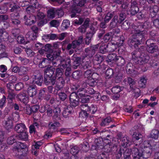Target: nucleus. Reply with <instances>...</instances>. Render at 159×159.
<instances>
[{
    "label": "nucleus",
    "mask_w": 159,
    "mask_h": 159,
    "mask_svg": "<svg viewBox=\"0 0 159 159\" xmlns=\"http://www.w3.org/2000/svg\"><path fill=\"white\" fill-rule=\"evenodd\" d=\"M124 150L123 148H119L117 151L116 152V156L117 159H120L121 157L122 153H123Z\"/></svg>",
    "instance_id": "53"
},
{
    "label": "nucleus",
    "mask_w": 159,
    "mask_h": 159,
    "mask_svg": "<svg viewBox=\"0 0 159 159\" xmlns=\"http://www.w3.org/2000/svg\"><path fill=\"white\" fill-rule=\"evenodd\" d=\"M70 25V21L68 20H63L61 25L62 30L67 29Z\"/></svg>",
    "instance_id": "43"
},
{
    "label": "nucleus",
    "mask_w": 159,
    "mask_h": 159,
    "mask_svg": "<svg viewBox=\"0 0 159 159\" xmlns=\"http://www.w3.org/2000/svg\"><path fill=\"white\" fill-rule=\"evenodd\" d=\"M94 142L98 147L100 149L103 148V140L102 138L99 137L95 140Z\"/></svg>",
    "instance_id": "27"
},
{
    "label": "nucleus",
    "mask_w": 159,
    "mask_h": 159,
    "mask_svg": "<svg viewBox=\"0 0 159 159\" xmlns=\"http://www.w3.org/2000/svg\"><path fill=\"white\" fill-rule=\"evenodd\" d=\"M60 124L58 122H55L53 124L50 123L48 125V127L49 129L52 130V131L53 132L57 129V128L59 126Z\"/></svg>",
    "instance_id": "35"
},
{
    "label": "nucleus",
    "mask_w": 159,
    "mask_h": 159,
    "mask_svg": "<svg viewBox=\"0 0 159 159\" xmlns=\"http://www.w3.org/2000/svg\"><path fill=\"white\" fill-rule=\"evenodd\" d=\"M0 34L4 41H6L8 40L9 34L4 30L1 29L0 30Z\"/></svg>",
    "instance_id": "28"
},
{
    "label": "nucleus",
    "mask_w": 159,
    "mask_h": 159,
    "mask_svg": "<svg viewBox=\"0 0 159 159\" xmlns=\"http://www.w3.org/2000/svg\"><path fill=\"white\" fill-rule=\"evenodd\" d=\"M54 81V83H50V84L55 85L54 87L53 93L57 94L58 91L62 89L65 84V81L64 78L61 76L58 77L57 79L56 78Z\"/></svg>",
    "instance_id": "4"
},
{
    "label": "nucleus",
    "mask_w": 159,
    "mask_h": 159,
    "mask_svg": "<svg viewBox=\"0 0 159 159\" xmlns=\"http://www.w3.org/2000/svg\"><path fill=\"white\" fill-rule=\"evenodd\" d=\"M61 112L60 108L59 107H57L53 110V113L54 115L53 116V118L54 119L59 117Z\"/></svg>",
    "instance_id": "44"
},
{
    "label": "nucleus",
    "mask_w": 159,
    "mask_h": 159,
    "mask_svg": "<svg viewBox=\"0 0 159 159\" xmlns=\"http://www.w3.org/2000/svg\"><path fill=\"white\" fill-rule=\"evenodd\" d=\"M81 99L80 102L82 103H87L89 101V98L88 95L80 97Z\"/></svg>",
    "instance_id": "60"
},
{
    "label": "nucleus",
    "mask_w": 159,
    "mask_h": 159,
    "mask_svg": "<svg viewBox=\"0 0 159 159\" xmlns=\"http://www.w3.org/2000/svg\"><path fill=\"white\" fill-rule=\"evenodd\" d=\"M136 43L140 45L142 43L144 42L146 40L145 36L143 33H134L131 36Z\"/></svg>",
    "instance_id": "7"
},
{
    "label": "nucleus",
    "mask_w": 159,
    "mask_h": 159,
    "mask_svg": "<svg viewBox=\"0 0 159 159\" xmlns=\"http://www.w3.org/2000/svg\"><path fill=\"white\" fill-rule=\"evenodd\" d=\"M19 100L25 104H26L28 102V97L25 93H21L18 95Z\"/></svg>",
    "instance_id": "22"
},
{
    "label": "nucleus",
    "mask_w": 159,
    "mask_h": 159,
    "mask_svg": "<svg viewBox=\"0 0 159 159\" xmlns=\"http://www.w3.org/2000/svg\"><path fill=\"white\" fill-rule=\"evenodd\" d=\"M133 149L131 150V149H124L123 152V157L124 159H131V154L132 152L133 155Z\"/></svg>",
    "instance_id": "24"
},
{
    "label": "nucleus",
    "mask_w": 159,
    "mask_h": 159,
    "mask_svg": "<svg viewBox=\"0 0 159 159\" xmlns=\"http://www.w3.org/2000/svg\"><path fill=\"white\" fill-rule=\"evenodd\" d=\"M117 56L116 54H109L106 58V61L108 64L110 62L115 63Z\"/></svg>",
    "instance_id": "21"
},
{
    "label": "nucleus",
    "mask_w": 159,
    "mask_h": 159,
    "mask_svg": "<svg viewBox=\"0 0 159 159\" xmlns=\"http://www.w3.org/2000/svg\"><path fill=\"white\" fill-rule=\"evenodd\" d=\"M121 145L124 147L129 146L131 144V142L127 137H123L121 140Z\"/></svg>",
    "instance_id": "31"
},
{
    "label": "nucleus",
    "mask_w": 159,
    "mask_h": 159,
    "mask_svg": "<svg viewBox=\"0 0 159 159\" xmlns=\"http://www.w3.org/2000/svg\"><path fill=\"white\" fill-rule=\"evenodd\" d=\"M33 76V82L39 86H41L44 80L43 75L38 73L34 74Z\"/></svg>",
    "instance_id": "9"
},
{
    "label": "nucleus",
    "mask_w": 159,
    "mask_h": 159,
    "mask_svg": "<svg viewBox=\"0 0 159 159\" xmlns=\"http://www.w3.org/2000/svg\"><path fill=\"white\" fill-rule=\"evenodd\" d=\"M80 97L76 94V92H72L69 97V100L71 105L74 107L78 106Z\"/></svg>",
    "instance_id": "6"
},
{
    "label": "nucleus",
    "mask_w": 159,
    "mask_h": 159,
    "mask_svg": "<svg viewBox=\"0 0 159 159\" xmlns=\"http://www.w3.org/2000/svg\"><path fill=\"white\" fill-rule=\"evenodd\" d=\"M18 137L17 134H13L11 136V145H12L11 153L14 156L19 157L24 154L23 150L21 151V149H19L16 144V141Z\"/></svg>",
    "instance_id": "3"
},
{
    "label": "nucleus",
    "mask_w": 159,
    "mask_h": 159,
    "mask_svg": "<svg viewBox=\"0 0 159 159\" xmlns=\"http://www.w3.org/2000/svg\"><path fill=\"white\" fill-rule=\"evenodd\" d=\"M92 63L90 61H87L83 65V68L84 70L92 69Z\"/></svg>",
    "instance_id": "50"
},
{
    "label": "nucleus",
    "mask_w": 159,
    "mask_h": 159,
    "mask_svg": "<svg viewBox=\"0 0 159 159\" xmlns=\"http://www.w3.org/2000/svg\"><path fill=\"white\" fill-rule=\"evenodd\" d=\"M97 159H110L108 154L107 153L102 152L98 155Z\"/></svg>",
    "instance_id": "61"
},
{
    "label": "nucleus",
    "mask_w": 159,
    "mask_h": 159,
    "mask_svg": "<svg viewBox=\"0 0 159 159\" xmlns=\"http://www.w3.org/2000/svg\"><path fill=\"white\" fill-rule=\"evenodd\" d=\"M71 60L73 62L80 63L82 59L81 57H77L76 55L74 54L72 57Z\"/></svg>",
    "instance_id": "56"
},
{
    "label": "nucleus",
    "mask_w": 159,
    "mask_h": 159,
    "mask_svg": "<svg viewBox=\"0 0 159 159\" xmlns=\"http://www.w3.org/2000/svg\"><path fill=\"white\" fill-rule=\"evenodd\" d=\"M37 89L35 86H31L28 88L27 93L30 97H33L36 95L37 93Z\"/></svg>",
    "instance_id": "18"
},
{
    "label": "nucleus",
    "mask_w": 159,
    "mask_h": 159,
    "mask_svg": "<svg viewBox=\"0 0 159 159\" xmlns=\"http://www.w3.org/2000/svg\"><path fill=\"white\" fill-rule=\"evenodd\" d=\"M53 51L52 47L51 45L47 44H46L44 46H43V48L39 50L38 52L40 54H43L44 52H46V54H47L52 52Z\"/></svg>",
    "instance_id": "12"
},
{
    "label": "nucleus",
    "mask_w": 159,
    "mask_h": 159,
    "mask_svg": "<svg viewBox=\"0 0 159 159\" xmlns=\"http://www.w3.org/2000/svg\"><path fill=\"white\" fill-rule=\"evenodd\" d=\"M24 87L23 84L22 83L19 82L15 84V86L12 84H11V90H13L15 89L16 91H19L22 89Z\"/></svg>",
    "instance_id": "29"
},
{
    "label": "nucleus",
    "mask_w": 159,
    "mask_h": 159,
    "mask_svg": "<svg viewBox=\"0 0 159 159\" xmlns=\"http://www.w3.org/2000/svg\"><path fill=\"white\" fill-rule=\"evenodd\" d=\"M108 46L107 44H104L101 46L99 48L100 52L102 54H104L107 52L109 51L107 49L108 48Z\"/></svg>",
    "instance_id": "49"
},
{
    "label": "nucleus",
    "mask_w": 159,
    "mask_h": 159,
    "mask_svg": "<svg viewBox=\"0 0 159 159\" xmlns=\"http://www.w3.org/2000/svg\"><path fill=\"white\" fill-rule=\"evenodd\" d=\"M152 39H148L146 42L147 45L146 50L150 53H156V54L159 51L158 46L156 43L152 42Z\"/></svg>",
    "instance_id": "5"
},
{
    "label": "nucleus",
    "mask_w": 159,
    "mask_h": 159,
    "mask_svg": "<svg viewBox=\"0 0 159 159\" xmlns=\"http://www.w3.org/2000/svg\"><path fill=\"white\" fill-rule=\"evenodd\" d=\"M47 59L46 58H43L42 60L39 63V67L41 68L46 67L47 65Z\"/></svg>",
    "instance_id": "51"
},
{
    "label": "nucleus",
    "mask_w": 159,
    "mask_h": 159,
    "mask_svg": "<svg viewBox=\"0 0 159 159\" xmlns=\"http://www.w3.org/2000/svg\"><path fill=\"white\" fill-rule=\"evenodd\" d=\"M24 18L25 20V24L27 25H30L36 21V16L33 15L25 16Z\"/></svg>",
    "instance_id": "10"
},
{
    "label": "nucleus",
    "mask_w": 159,
    "mask_h": 159,
    "mask_svg": "<svg viewBox=\"0 0 159 159\" xmlns=\"http://www.w3.org/2000/svg\"><path fill=\"white\" fill-rule=\"evenodd\" d=\"M145 142L148 143V146H144L143 148H133V159H146L151 156L152 152V146L148 141Z\"/></svg>",
    "instance_id": "1"
},
{
    "label": "nucleus",
    "mask_w": 159,
    "mask_h": 159,
    "mask_svg": "<svg viewBox=\"0 0 159 159\" xmlns=\"http://www.w3.org/2000/svg\"><path fill=\"white\" fill-rule=\"evenodd\" d=\"M17 42L20 44H26L28 42H29L30 41L26 42L24 38L21 36H17Z\"/></svg>",
    "instance_id": "58"
},
{
    "label": "nucleus",
    "mask_w": 159,
    "mask_h": 159,
    "mask_svg": "<svg viewBox=\"0 0 159 159\" xmlns=\"http://www.w3.org/2000/svg\"><path fill=\"white\" fill-rule=\"evenodd\" d=\"M148 8L150 13V15L152 17L156 16L159 10V7L157 5H155L151 7H149Z\"/></svg>",
    "instance_id": "14"
},
{
    "label": "nucleus",
    "mask_w": 159,
    "mask_h": 159,
    "mask_svg": "<svg viewBox=\"0 0 159 159\" xmlns=\"http://www.w3.org/2000/svg\"><path fill=\"white\" fill-rule=\"evenodd\" d=\"M47 60L50 61L56 59L57 57L60 55V53L57 51H55L51 53H48L46 54Z\"/></svg>",
    "instance_id": "13"
},
{
    "label": "nucleus",
    "mask_w": 159,
    "mask_h": 159,
    "mask_svg": "<svg viewBox=\"0 0 159 159\" xmlns=\"http://www.w3.org/2000/svg\"><path fill=\"white\" fill-rule=\"evenodd\" d=\"M159 130L158 129H152L148 137V138H152L153 139H157L159 137Z\"/></svg>",
    "instance_id": "20"
},
{
    "label": "nucleus",
    "mask_w": 159,
    "mask_h": 159,
    "mask_svg": "<svg viewBox=\"0 0 159 159\" xmlns=\"http://www.w3.org/2000/svg\"><path fill=\"white\" fill-rule=\"evenodd\" d=\"M147 81L144 77L141 78L140 80L138 82V84L139 87L142 88H145V84Z\"/></svg>",
    "instance_id": "55"
},
{
    "label": "nucleus",
    "mask_w": 159,
    "mask_h": 159,
    "mask_svg": "<svg viewBox=\"0 0 159 159\" xmlns=\"http://www.w3.org/2000/svg\"><path fill=\"white\" fill-rule=\"evenodd\" d=\"M76 94L80 97H81L87 95L86 94V89H84L83 88H79L76 92Z\"/></svg>",
    "instance_id": "33"
},
{
    "label": "nucleus",
    "mask_w": 159,
    "mask_h": 159,
    "mask_svg": "<svg viewBox=\"0 0 159 159\" xmlns=\"http://www.w3.org/2000/svg\"><path fill=\"white\" fill-rule=\"evenodd\" d=\"M128 14L127 11L125 10H122L119 14V24H121L126 17L127 14Z\"/></svg>",
    "instance_id": "25"
},
{
    "label": "nucleus",
    "mask_w": 159,
    "mask_h": 159,
    "mask_svg": "<svg viewBox=\"0 0 159 159\" xmlns=\"http://www.w3.org/2000/svg\"><path fill=\"white\" fill-rule=\"evenodd\" d=\"M70 59L69 57H67L65 59L62 58L60 60V67L63 68H66L68 67H71Z\"/></svg>",
    "instance_id": "11"
},
{
    "label": "nucleus",
    "mask_w": 159,
    "mask_h": 159,
    "mask_svg": "<svg viewBox=\"0 0 159 159\" xmlns=\"http://www.w3.org/2000/svg\"><path fill=\"white\" fill-rule=\"evenodd\" d=\"M126 70L128 74H131L134 71V67L131 63L127 64L126 68Z\"/></svg>",
    "instance_id": "30"
},
{
    "label": "nucleus",
    "mask_w": 159,
    "mask_h": 159,
    "mask_svg": "<svg viewBox=\"0 0 159 159\" xmlns=\"http://www.w3.org/2000/svg\"><path fill=\"white\" fill-rule=\"evenodd\" d=\"M79 151V148L76 146H75L71 148L70 152L72 154H77Z\"/></svg>",
    "instance_id": "62"
},
{
    "label": "nucleus",
    "mask_w": 159,
    "mask_h": 159,
    "mask_svg": "<svg viewBox=\"0 0 159 159\" xmlns=\"http://www.w3.org/2000/svg\"><path fill=\"white\" fill-rule=\"evenodd\" d=\"M83 38L82 36H80L79 37L77 40H74L72 41V43L73 49L76 48L78 46H80L82 43Z\"/></svg>",
    "instance_id": "19"
},
{
    "label": "nucleus",
    "mask_w": 159,
    "mask_h": 159,
    "mask_svg": "<svg viewBox=\"0 0 159 159\" xmlns=\"http://www.w3.org/2000/svg\"><path fill=\"white\" fill-rule=\"evenodd\" d=\"M121 24V26L122 29L125 30H127L129 29L130 23L128 21L125 20Z\"/></svg>",
    "instance_id": "48"
},
{
    "label": "nucleus",
    "mask_w": 159,
    "mask_h": 159,
    "mask_svg": "<svg viewBox=\"0 0 159 159\" xmlns=\"http://www.w3.org/2000/svg\"><path fill=\"white\" fill-rule=\"evenodd\" d=\"M150 59V57L147 53H142L135 63L136 64L142 65L147 63Z\"/></svg>",
    "instance_id": "8"
},
{
    "label": "nucleus",
    "mask_w": 159,
    "mask_h": 159,
    "mask_svg": "<svg viewBox=\"0 0 159 159\" xmlns=\"http://www.w3.org/2000/svg\"><path fill=\"white\" fill-rule=\"evenodd\" d=\"M138 11H139V9L138 7H131L130 10V14L132 16H134L137 13Z\"/></svg>",
    "instance_id": "54"
},
{
    "label": "nucleus",
    "mask_w": 159,
    "mask_h": 159,
    "mask_svg": "<svg viewBox=\"0 0 159 159\" xmlns=\"http://www.w3.org/2000/svg\"><path fill=\"white\" fill-rule=\"evenodd\" d=\"M72 112V111L71 110H70L68 108L64 109L62 113V115L63 117L65 118H67L69 115Z\"/></svg>",
    "instance_id": "63"
},
{
    "label": "nucleus",
    "mask_w": 159,
    "mask_h": 159,
    "mask_svg": "<svg viewBox=\"0 0 159 159\" xmlns=\"http://www.w3.org/2000/svg\"><path fill=\"white\" fill-rule=\"evenodd\" d=\"M55 9L52 8L49 10L47 11L48 16L49 18H53L56 15Z\"/></svg>",
    "instance_id": "38"
},
{
    "label": "nucleus",
    "mask_w": 159,
    "mask_h": 159,
    "mask_svg": "<svg viewBox=\"0 0 159 159\" xmlns=\"http://www.w3.org/2000/svg\"><path fill=\"white\" fill-rule=\"evenodd\" d=\"M111 121V119L110 117L109 116L103 119L101 121L100 125L101 126H104L107 125Z\"/></svg>",
    "instance_id": "40"
},
{
    "label": "nucleus",
    "mask_w": 159,
    "mask_h": 159,
    "mask_svg": "<svg viewBox=\"0 0 159 159\" xmlns=\"http://www.w3.org/2000/svg\"><path fill=\"white\" fill-rule=\"evenodd\" d=\"M86 82L88 85L92 87L95 86L97 84V81L91 78L87 79L86 80Z\"/></svg>",
    "instance_id": "47"
},
{
    "label": "nucleus",
    "mask_w": 159,
    "mask_h": 159,
    "mask_svg": "<svg viewBox=\"0 0 159 159\" xmlns=\"http://www.w3.org/2000/svg\"><path fill=\"white\" fill-rule=\"evenodd\" d=\"M55 68L52 66H48L44 69V74L46 75L44 77L43 82L46 85L50 84V83H54L56 76L53 75L55 71Z\"/></svg>",
    "instance_id": "2"
},
{
    "label": "nucleus",
    "mask_w": 159,
    "mask_h": 159,
    "mask_svg": "<svg viewBox=\"0 0 159 159\" xmlns=\"http://www.w3.org/2000/svg\"><path fill=\"white\" fill-rule=\"evenodd\" d=\"M81 76L80 71L78 70L75 71L72 74V78L75 80H79Z\"/></svg>",
    "instance_id": "45"
},
{
    "label": "nucleus",
    "mask_w": 159,
    "mask_h": 159,
    "mask_svg": "<svg viewBox=\"0 0 159 159\" xmlns=\"http://www.w3.org/2000/svg\"><path fill=\"white\" fill-rule=\"evenodd\" d=\"M5 46L1 44L0 45V57H6L7 55L5 53Z\"/></svg>",
    "instance_id": "46"
},
{
    "label": "nucleus",
    "mask_w": 159,
    "mask_h": 159,
    "mask_svg": "<svg viewBox=\"0 0 159 159\" xmlns=\"http://www.w3.org/2000/svg\"><path fill=\"white\" fill-rule=\"evenodd\" d=\"M115 63L117 66L121 67L125 64V59L121 56H117Z\"/></svg>",
    "instance_id": "16"
},
{
    "label": "nucleus",
    "mask_w": 159,
    "mask_h": 159,
    "mask_svg": "<svg viewBox=\"0 0 159 159\" xmlns=\"http://www.w3.org/2000/svg\"><path fill=\"white\" fill-rule=\"evenodd\" d=\"M123 88H121L120 86H117L113 87L111 89V91L114 94H117L119 93L123 89Z\"/></svg>",
    "instance_id": "57"
},
{
    "label": "nucleus",
    "mask_w": 159,
    "mask_h": 159,
    "mask_svg": "<svg viewBox=\"0 0 159 159\" xmlns=\"http://www.w3.org/2000/svg\"><path fill=\"white\" fill-rule=\"evenodd\" d=\"M115 16H117L116 15V12L115 11H111L107 13L104 19L105 20L106 22H109L112 18H113Z\"/></svg>",
    "instance_id": "23"
},
{
    "label": "nucleus",
    "mask_w": 159,
    "mask_h": 159,
    "mask_svg": "<svg viewBox=\"0 0 159 159\" xmlns=\"http://www.w3.org/2000/svg\"><path fill=\"white\" fill-rule=\"evenodd\" d=\"M55 75L56 78L58 76H61L63 74L64 70L61 67H59L55 69Z\"/></svg>",
    "instance_id": "39"
},
{
    "label": "nucleus",
    "mask_w": 159,
    "mask_h": 159,
    "mask_svg": "<svg viewBox=\"0 0 159 159\" xmlns=\"http://www.w3.org/2000/svg\"><path fill=\"white\" fill-rule=\"evenodd\" d=\"M26 37L27 38H28L29 40L33 41L37 38V35L31 32H29L26 34Z\"/></svg>",
    "instance_id": "32"
},
{
    "label": "nucleus",
    "mask_w": 159,
    "mask_h": 159,
    "mask_svg": "<svg viewBox=\"0 0 159 159\" xmlns=\"http://www.w3.org/2000/svg\"><path fill=\"white\" fill-rule=\"evenodd\" d=\"M26 129L25 124L23 123L17 124L14 127V129L18 133H20Z\"/></svg>",
    "instance_id": "15"
},
{
    "label": "nucleus",
    "mask_w": 159,
    "mask_h": 159,
    "mask_svg": "<svg viewBox=\"0 0 159 159\" xmlns=\"http://www.w3.org/2000/svg\"><path fill=\"white\" fill-rule=\"evenodd\" d=\"M4 127L7 130L9 131L10 129V117H8L6 120L3 122Z\"/></svg>",
    "instance_id": "42"
},
{
    "label": "nucleus",
    "mask_w": 159,
    "mask_h": 159,
    "mask_svg": "<svg viewBox=\"0 0 159 159\" xmlns=\"http://www.w3.org/2000/svg\"><path fill=\"white\" fill-rule=\"evenodd\" d=\"M114 74V72L113 69L111 68L108 69L106 72V75L108 79L113 77Z\"/></svg>",
    "instance_id": "52"
},
{
    "label": "nucleus",
    "mask_w": 159,
    "mask_h": 159,
    "mask_svg": "<svg viewBox=\"0 0 159 159\" xmlns=\"http://www.w3.org/2000/svg\"><path fill=\"white\" fill-rule=\"evenodd\" d=\"M19 136L21 139L26 141L28 139V135L25 131L20 133Z\"/></svg>",
    "instance_id": "59"
},
{
    "label": "nucleus",
    "mask_w": 159,
    "mask_h": 159,
    "mask_svg": "<svg viewBox=\"0 0 159 159\" xmlns=\"http://www.w3.org/2000/svg\"><path fill=\"white\" fill-rule=\"evenodd\" d=\"M97 110V108L96 105H91L90 106L88 112L92 114H93L96 112Z\"/></svg>",
    "instance_id": "64"
},
{
    "label": "nucleus",
    "mask_w": 159,
    "mask_h": 159,
    "mask_svg": "<svg viewBox=\"0 0 159 159\" xmlns=\"http://www.w3.org/2000/svg\"><path fill=\"white\" fill-rule=\"evenodd\" d=\"M132 58L133 60H134V61H136L139 57L140 54L139 52L137 51L136 49L133 52L131 53Z\"/></svg>",
    "instance_id": "37"
},
{
    "label": "nucleus",
    "mask_w": 159,
    "mask_h": 159,
    "mask_svg": "<svg viewBox=\"0 0 159 159\" xmlns=\"http://www.w3.org/2000/svg\"><path fill=\"white\" fill-rule=\"evenodd\" d=\"M85 52L86 53L87 56L90 58L93 57V56L95 53L94 51L92 50L89 48H86L85 49Z\"/></svg>",
    "instance_id": "41"
},
{
    "label": "nucleus",
    "mask_w": 159,
    "mask_h": 159,
    "mask_svg": "<svg viewBox=\"0 0 159 159\" xmlns=\"http://www.w3.org/2000/svg\"><path fill=\"white\" fill-rule=\"evenodd\" d=\"M118 16H115L112 18L109 25V28L111 29L116 28L117 25L118 23H119L118 20Z\"/></svg>",
    "instance_id": "17"
},
{
    "label": "nucleus",
    "mask_w": 159,
    "mask_h": 159,
    "mask_svg": "<svg viewBox=\"0 0 159 159\" xmlns=\"http://www.w3.org/2000/svg\"><path fill=\"white\" fill-rule=\"evenodd\" d=\"M16 144L18 146V147L19 149H21V150H23L24 154L26 152L28 151V148L24 143L19 142L18 143L16 142Z\"/></svg>",
    "instance_id": "36"
},
{
    "label": "nucleus",
    "mask_w": 159,
    "mask_h": 159,
    "mask_svg": "<svg viewBox=\"0 0 159 159\" xmlns=\"http://www.w3.org/2000/svg\"><path fill=\"white\" fill-rule=\"evenodd\" d=\"M128 44L130 47H134L135 48H136L137 47H138L139 45V44L136 43V41L133 39L132 37L131 38L129 39Z\"/></svg>",
    "instance_id": "34"
},
{
    "label": "nucleus",
    "mask_w": 159,
    "mask_h": 159,
    "mask_svg": "<svg viewBox=\"0 0 159 159\" xmlns=\"http://www.w3.org/2000/svg\"><path fill=\"white\" fill-rule=\"evenodd\" d=\"M8 7H10V3H5L2 6L0 7V13H5L7 11Z\"/></svg>",
    "instance_id": "26"
}]
</instances>
